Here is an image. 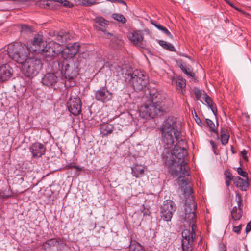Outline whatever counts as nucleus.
I'll use <instances>...</instances> for the list:
<instances>
[{"instance_id":"nucleus-44","label":"nucleus","mask_w":251,"mask_h":251,"mask_svg":"<svg viewBox=\"0 0 251 251\" xmlns=\"http://www.w3.org/2000/svg\"><path fill=\"white\" fill-rule=\"evenodd\" d=\"M233 179H225V181H226V185L228 187L229 185H230V182L231 181V180H232Z\"/></svg>"},{"instance_id":"nucleus-47","label":"nucleus","mask_w":251,"mask_h":251,"mask_svg":"<svg viewBox=\"0 0 251 251\" xmlns=\"http://www.w3.org/2000/svg\"><path fill=\"white\" fill-rule=\"evenodd\" d=\"M196 116V118L195 119L196 122L198 124H199L201 122V120H200V118H198V116L197 115Z\"/></svg>"},{"instance_id":"nucleus-55","label":"nucleus","mask_w":251,"mask_h":251,"mask_svg":"<svg viewBox=\"0 0 251 251\" xmlns=\"http://www.w3.org/2000/svg\"><path fill=\"white\" fill-rule=\"evenodd\" d=\"M108 1H111V0H108Z\"/></svg>"},{"instance_id":"nucleus-53","label":"nucleus","mask_w":251,"mask_h":251,"mask_svg":"<svg viewBox=\"0 0 251 251\" xmlns=\"http://www.w3.org/2000/svg\"><path fill=\"white\" fill-rule=\"evenodd\" d=\"M122 3H124V4H126V3L124 1H122Z\"/></svg>"},{"instance_id":"nucleus-17","label":"nucleus","mask_w":251,"mask_h":251,"mask_svg":"<svg viewBox=\"0 0 251 251\" xmlns=\"http://www.w3.org/2000/svg\"><path fill=\"white\" fill-rule=\"evenodd\" d=\"M30 151L33 157H40L45 152L46 149L44 145L36 142L32 144L30 147Z\"/></svg>"},{"instance_id":"nucleus-43","label":"nucleus","mask_w":251,"mask_h":251,"mask_svg":"<svg viewBox=\"0 0 251 251\" xmlns=\"http://www.w3.org/2000/svg\"><path fill=\"white\" fill-rule=\"evenodd\" d=\"M251 230V221H250L247 225V226H246V232L247 233L249 232V231H250Z\"/></svg>"},{"instance_id":"nucleus-16","label":"nucleus","mask_w":251,"mask_h":251,"mask_svg":"<svg viewBox=\"0 0 251 251\" xmlns=\"http://www.w3.org/2000/svg\"><path fill=\"white\" fill-rule=\"evenodd\" d=\"M95 22L94 26L98 30L101 31L105 34L111 35L107 32L106 27L108 26V22L105 20L103 17L98 16L94 20Z\"/></svg>"},{"instance_id":"nucleus-34","label":"nucleus","mask_w":251,"mask_h":251,"mask_svg":"<svg viewBox=\"0 0 251 251\" xmlns=\"http://www.w3.org/2000/svg\"><path fill=\"white\" fill-rule=\"evenodd\" d=\"M181 69H182V71L185 74H186L188 76L192 77L194 76V75H195L193 71H192L191 70H190L189 69H187L186 68L183 67L181 68Z\"/></svg>"},{"instance_id":"nucleus-24","label":"nucleus","mask_w":251,"mask_h":251,"mask_svg":"<svg viewBox=\"0 0 251 251\" xmlns=\"http://www.w3.org/2000/svg\"><path fill=\"white\" fill-rule=\"evenodd\" d=\"M203 100L211 109L214 115L216 116L217 111L216 106L214 104L211 99L207 95H205L203 97Z\"/></svg>"},{"instance_id":"nucleus-11","label":"nucleus","mask_w":251,"mask_h":251,"mask_svg":"<svg viewBox=\"0 0 251 251\" xmlns=\"http://www.w3.org/2000/svg\"><path fill=\"white\" fill-rule=\"evenodd\" d=\"M79 44L78 43L70 44L62 50V60H67L68 59L72 58L77 54L79 49Z\"/></svg>"},{"instance_id":"nucleus-5","label":"nucleus","mask_w":251,"mask_h":251,"mask_svg":"<svg viewBox=\"0 0 251 251\" xmlns=\"http://www.w3.org/2000/svg\"><path fill=\"white\" fill-rule=\"evenodd\" d=\"M196 208V204L192 200L187 201L185 203L184 215H182L184 217V221L189 223L190 226H191V230H187L192 232L195 235L194 230L196 227L194 222L196 219L195 212Z\"/></svg>"},{"instance_id":"nucleus-18","label":"nucleus","mask_w":251,"mask_h":251,"mask_svg":"<svg viewBox=\"0 0 251 251\" xmlns=\"http://www.w3.org/2000/svg\"><path fill=\"white\" fill-rule=\"evenodd\" d=\"M128 38L133 44L140 46L143 41V35L141 31H133L128 33Z\"/></svg>"},{"instance_id":"nucleus-2","label":"nucleus","mask_w":251,"mask_h":251,"mask_svg":"<svg viewBox=\"0 0 251 251\" xmlns=\"http://www.w3.org/2000/svg\"><path fill=\"white\" fill-rule=\"evenodd\" d=\"M7 54L21 64V69L27 76L33 77L37 74L40 69L39 62L30 56V51L26 46L18 43L9 45Z\"/></svg>"},{"instance_id":"nucleus-50","label":"nucleus","mask_w":251,"mask_h":251,"mask_svg":"<svg viewBox=\"0 0 251 251\" xmlns=\"http://www.w3.org/2000/svg\"><path fill=\"white\" fill-rule=\"evenodd\" d=\"M226 2L227 3H228L230 5H231V6H232V5L231 3L229 2V1H228L227 0H225Z\"/></svg>"},{"instance_id":"nucleus-32","label":"nucleus","mask_w":251,"mask_h":251,"mask_svg":"<svg viewBox=\"0 0 251 251\" xmlns=\"http://www.w3.org/2000/svg\"><path fill=\"white\" fill-rule=\"evenodd\" d=\"M57 241L56 239H51L48 240V241L45 242L43 244V246L45 247V248H46V247H50L52 246H55L57 244Z\"/></svg>"},{"instance_id":"nucleus-35","label":"nucleus","mask_w":251,"mask_h":251,"mask_svg":"<svg viewBox=\"0 0 251 251\" xmlns=\"http://www.w3.org/2000/svg\"><path fill=\"white\" fill-rule=\"evenodd\" d=\"M8 57L7 50L0 52V63L2 62L3 60H6Z\"/></svg>"},{"instance_id":"nucleus-37","label":"nucleus","mask_w":251,"mask_h":251,"mask_svg":"<svg viewBox=\"0 0 251 251\" xmlns=\"http://www.w3.org/2000/svg\"><path fill=\"white\" fill-rule=\"evenodd\" d=\"M66 39V38L65 36L63 34L62 32H60L57 36V40L60 43H63Z\"/></svg>"},{"instance_id":"nucleus-1","label":"nucleus","mask_w":251,"mask_h":251,"mask_svg":"<svg viewBox=\"0 0 251 251\" xmlns=\"http://www.w3.org/2000/svg\"><path fill=\"white\" fill-rule=\"evenodd\" d=\"M177 118L170 116L161 126V139L165 147L162 158L168 166L169 173L173 176H178V183L181 187L187 184L185 176L189 175V168L184 158L188 154L187 143L179 140L180 131Z\"/></svg>"},{"instance_id":"nucleus-13","label":"nucleus","mask_w":251,"mask_h":251,"mask_svg":"<svg viewBox=\"0 0 251 251\" xmlns=\"http://www.w3.org/2000/svg\"><path fill=\"white\" fill-rule=\"evenodd\" d=\"M112 93L105 87H102L96 91L95 93V99L98 101L103 103L110 101L112 99Z\"/></svg>"},{"instance_id":"nucleus-49","label":"nucleus","mask_w":251,"mask_h":251,"mask_svg":"<svg viewBox=\"0 0 251 251\" xmlns=\"http://www.w3.org/2000/svg\"><path fill=\"white\" fill-rule=\"evenodd\" d=\"M24 251H33L32 249H25Z\"/></svg>"},{"instance_id":"nucleus-14","label":"nucleus","mask_w":251,"mask_h":251,"mask_svg":"<svg viewBox=\"0 0 251 251\" xmlns=\"http://www.w3.org/2000/svg\"><path fill=\"white\" fill-rule=\"evenodd\" d=\"M236 201L237 203V206H234L231 212L232 218L236 221L240 219L242 214L241 205L242 198L240 194L237 193L236 195Z\"/></svg>"},{"instance_id":"nucleus-19","label":"nucleus","mask_w":251,"mask_h":251,"mask_svg":"<svg viewBox=\"0 0 251 251\" xmlns=\"http://www.w3.org/2000/svg\"><path fill=\"white\" fill-rule=\"evenodd\" d=\"M57 81V77L54 73H49L45 75L42 78V83L44 85L50 86Z\"/></svg>"},{"instance_id":"nucleus-46","label":"nucleus","mask_w":251,"mask_h":251,"mask_svg":"<svg viewBox=\"0 0 251 251\" xmlns=\"http://www.w3.org/2000/svg\"><path fill=\"white\" fill-rule=\"evenodd\" d=\"M219 251H226V247L222 245L219 247Z\"/></svg>"},{"instance_id":"nucleus-52","label":"nucleus","mask_w":251,"mask_h":251,"mask_svg":"<svg viewBox=\"0 0 251 251\" xmlns=\"http://www.w3.org/2000/svg\"><path fill=\"white\" fill-rule=\"evenodd\" d=\"M174 82V79L173 78V79H172V84H173Z\"/></svg>"},{"instance_id":"nucleus-38","label":"nucleus","mask_w":251,"mask_h":251,"mask_svg":"<svg viewBox=\"0 0 251 251\" xmlns=\"http://www.w3.org/2000/svg\"><path fill=\"white\" fill-rule=\"evenodd\" d=\"M206 123H207V125L209 127V128L211 130H214V128H215V125H214V123H213V122L208 119H206Z\"/></svg>"},{"instance_id":"nucleus-48","label":"nucleus","mask_w":251,"mask_h":251,"mask_svg":"<svg viewBox=\"0 0 251 251\" xmlns=\"http://www.w3.org/2000/svg\"><path fill=\"white\" fill-rule=\"evenodd\" d=\"M187 189L188 190V193L189 194L192 193V189L190 187H188L187 188Z\"/></svg>"},{"instance_id":"nucleus-8","label":"nucleus","mask_w":251,"mask_h":251,"mask_svg":"<svg viewBox=\"0 0 251 251\" xmlns=\"http://www.w3.org/2000/svg\"><path fill=\"white\" fill-rule=\"evenodd\" d=\"M166 94L158 93L152 100L153 103L156 108L157 112L164 111L170 106L172 103L171 100L166 98Z\"/></svg>"},{"instance_id":"nucleus-27","label":"nucleus","mask_w":251,"mask_h":251,"mask_svg":"<svg viewBox=\"0 0 251 251\" xmlns=\"http://www.w3.org/2000/svg\"><path fill=\"white\" fill-rule=\"evenodd\" d=\"M130 251H145L142 246L137 242H131L129 247Z\"/></svg>"},{"instance_id":"nucleus-20","label":"nucleus","mask_w":251,"mask_h":251,"mask_svg":"<svg viewBox=\"0 0 251 251\" xmlns=\"http://www.w3.org/2000/svg\"><path fill=\"white\" fill-rule=\"evenodd\" d=\"M146 169V168L144 166L136 164L131 168V173L136 178L141 177L144 175Z\"/></svg>"},{"instance_id":"nucleus-33","label":"nucleus","mask_w":251,"mask_h":251,"mask_svg":"<svg viewBox=\"0 0 251 251\" xmlns=\"http://www.w3.org/2000/svg\"><path fill=\"white\" fill-rule=\"evenodd\" d=\"M80 3L85 6H91L95 3V0H79Z\"/></svg>"},{"instance_id":"nucleus-6","label":"nucleus","mask_w":251,"mask_h":251,"mask_svg":"<svg viewBox=\"0 0 251 251\" xmlns=\"http://www.w3.org/2000/svg\"><path fill=\"white\" fill-rule=\"evenodd\" d=\"M130 81L134 89L140 90L148 84V76L140 71L135 70L131 75Z\"/></svg>"},{"instance_id":"nucleus-10","label":"nucleus","mask_w":251,"mask_h":251,"mask_svg":"<svg viewBox=\"0 0 251 251\" xmlns=\"http://www.w3.org/2000/svg\"><path fill=\"white\" fill-rule=\"evenodd\" d=\"M182 248L183 251H192V244L195 235L189 230H184L182 232Z\"/></svg>"},{"instance_id":"nucleus-9","label":"nucleus","mask_w":251,"mask_h":251,"mask_svg":"<svg viewBox=\"0 0 251 251\" xmlns=\"http://www.w3.org/2000/svg\"><path fill=\"white\" fill-rule=\"evenodd\" d=\"M69 112L74 115H78L81 110V101L78 97L71 96L67 102Z\"/></svg>"},{"instance_id":"nucleus-42","label":"nucleus","mask_w":251,"mask_h":251,"mask_svg":"<svg viewBox=\"0 0 251 251\" xmlns=\"http://www.w3.org/2000/svg\"><path fill=\"white\" fill-rule=\"evenodd\" d=\"M242 157L244 158V159L246 160H247L248 157L247 156V152L245 150H243L241 152Z\"/></svg>"},{"instance_id":"nucleus-39","label":"nucleus","mask_w":251,"mask_h":251,"mask_svg":"<svg viewBox=\"0 0 251 251\" xmlns=\"http://www.w3.org/2000/svg\"><path fill=\"white\" fill-rule=\"evenodd\" d=\"M21 31L22 32H28L31 31V28L26 25H21Z\"/></svg>"},{"instance_id":"nucleus-41","label":"nucleus","mask_w":251,"mask_h":251,"mask_svg":"<svg viewBox=\"0 0 251 251\" xmlns=\"http://www.w3.org/2000/svg\"><path fill=\"white\" fill-rule=\"evenodd\" d=\"M224 174L226 179H233L232 175L229 171H226Z\"/></svg>"},{"instance_id":"nucleus-26","label":"nucleus","mask_w":251,"mask_h":251,"mask_svg":"<svg viewBox=\"0 0 251 251\" xmlns=\"http://www.w3.org/2000/svg\"><path fill=\"white\" fill-rule=\"evenodd\" d=\"M175 82L178 90H182V89L184 88L186 86L185 80L180 76L177 77Z\"/></svg>"},{"instance_id":"nucleus-40","label":"nucleus","mask_w":251,"mask_h":251,"mask_svg":"<svg viewBox=\"0 0 251 251\" xmlns=\"http://www.w3.org/2000/svg\"><path fill=\"white\" fill-rule=\"evenodd\" d=\"M242 225H240L237 226H234L233 228V231L237 234L239 233L241 228Z\"/></svg>"},{"instance_id":"nucleus-15","label":"nucleus","mask_w":251,"mask_h":251,"mask_svg":"<svg viewBox=\"0 0 251 251\" xmlns=\"http://www.w3.org/2000/svg\"><path fill=\"white\" fill-rule=\"evenodd\" d=\"M13 70L9 65L5 64L0 66V81H5L11 78Z\"/></svg>"},{"instance_id":"nucleus-36","label":"nucleus","mask_w":251,"mask_h":251,"mask_svg":"<svg viewBox=\"0 0 251 251\" xmlns=\"http://www.w3.org/2000/svg\"><path fill=\"white\" fill-rule=\"evenodd\" d=\"M237 172L239 175L243 177L247 178V172L244 171L241 168L238 167L237 169Z\"/></svg>"},{"instance_id":"nucleus-30","label":"nucleus","mask_w":251,"mask_h":251,"mask_svg":"<svg viewBox=\"0 0 251 251\" xmlns=\"http://www.w3.org/2000/svg\"><path fill=\"white\" fill-rule=\"evenodd\" d=\"M111 70L113 72V74L115 75H120L123 74V69L119 66H114V67L112 66L111 68Z\"/></svg>"},{"instance_id":"nucleus-25","label":"nucleus","mask_w":251,"mask_h":251,"mask_svg":"<svg viewBox=\"0 0 251 251\" xmlns=\"http://www.w3.org/2000/svg\"><path fill=\"white\" fill-rule=\"evenodd\" d=\"M158 44L163 48L169 51H174L175 50V47L171 44L163 40H158Z\"/></svg>"},{"instance_id":"nucleus-51","label":"nucleus","mask_w":251,"mask_h":251,"mask_svg":"<svg viewBox=\"0 0 251 251\" xmlns=\"http://www.w3.org/2000/svg\"><path fill=\"white\" fill-rule=\"evenodd\" d=\"M73 166H74V165H69L68 167L69 168H73Z\"/></svg>"},{"instance_id":"nucleus-45","label":"nucleus","mask_w":251,"mask_h":251,"mask_svg":"<svg viewBox=\"0 0 251 251\" xmlns=\"http://www.w3.org/2000/svg\"><path fill=\"white\" fill-rule=\"evenodd\" d=\"M73 168H75L77 171H82V169H83L82 167H80L79 166H76V165H74V166H73Z\"/></svg>"},{"instance_id":"nucleus-28","label":"nucleus","mask_w":251,"mask_h":251,"mask_svg":"<svg viewBox=\"0 0 251 251\" xmlns=\"http://www.w3.org/2000/svg\"><path fill=\"white\" fill-rule=\"evenodd\" d=\"M154 26L157 28L159 30L163 31L165 34H166L168 37H169L171 39H173V36L171 34V33L164 26L160 25H157L153 24Z\"/></svg>"},{"instance_id":"nucleus-22","label":"nucleus","mask_w":251,"mask_h":251,"mask_svg":"<svg viewBox=\"0 0 251 251\" xmlns=\"http://www.w3.org/2000/svg\"><path fill=\"white\" fill-rule=\"evenodd\" d=\"M234 183L237 187L240 188L243 191H246L248 187V178L244 179L237 176L234 178Z\"/></svg>"},{"instance_id":"nucleus-29","label":"nucleus","mask_w":251,"mask_h":251,"mask_svg":"<svg viewBox=\"0 0 251 251\" xmlns=\"http://www.w3.org/2000/svg\"><path fill=\"white\" fill-rule=\"evenodd\" d=\"M112 17L116 21L121 22L122 24H125L126 22V18L122 14H113Z\"/></svg>"},{"instance_id":"nucleus-23","label":"nucleus","mask_w":251,"mask_h":251,"mask_svg":"<svg viewBox=\"0 0 251 251\" xmlns=\"http://www.w3.org/2000/svg\"><path fill=\"white\" fill-rule=\"evenodd\" d=\"M57 2L59 3H60L61 5L65 7H73V5L70 3L68 0H52L51 1H50V2H48V1H46V3H44V5H46V7H49L50 5V2ZM43 2L45 3V1H42Z\"/></svg>"},{"instance_id":"nucleus-4","label":"nucleus","mask_w":251,"mask_h":251,"mask_svg":"<svg viewBox=\"0 0 251 251\" xmlns=\"http://www.w3.org/2000/svg\"><path fill=\"white\" fill-rule=\"evenodd\" d=\"M58 65L61 74L66 79L70 80L76 77L78 72V67L73 62L60 60Z\"/></svg>"},{"instance_id":"nucleus-12","label":"nucleus","mask_w":251,"mask_h":251,"mask_svg":"<svg viewBox=\"0 0 251 251\" xmlns=\"http://www.w3.org/2000/svg\"><path fill=\"white\" fill-rule=\"evenodd\" d=\"M139 112L140 116L145 119L152 118L157 114L154 103L141 106Z\"/></svg>"},{"instance_id":"nucleus-3","label":"nucleus","mask_w":251,"mask_h":251,"mask_svg":"<svg viewBox=\"0 0 251 251\" xmlns=\"http://www.w3.org/2000/svg\"><path fill=\"white\" fill-rule=\"evenodd\" d=\"M27 46L30 53H41L45 57L50 55V51L48 50L46 42H44L43 37L41 35H36Z\"/></svg>"},{"instance_id":"nucleus-7","label":"nucleus","mask_w":251,"mask_h":251,"mask_svg":"<svg viewBox=\"0 0 251 251\" xmlns=\"http://www.w3.org/2000/svg\"><path fill=\"white\" fill-rule=\"evenodd\" d=\"M176 209V206L173 201H165L160 207L161 218L166 222L170 221Z\"/></svg>"},{"instance_id":"nucleus-31","label":"nucleus","mask_w":251,"mask_h":251,"mask_svg":"<svg viewBox=\"0 0 251 251\" xmlns=\"http://www.w3.org/2000/svg\"><path fill=\"white\" fill-rule=\"evenodd\" d=\"M229 138V135L227 134L225 131H222L221 132V140L222 143L223 145H226L228 143Z\"/></svg>"},{"instance_id":"nucleus-21","label":"nucleus","mask_w":251,"mask_h":251,"mask_svg":"<svg viewBox=\"0 0 251 251\" xmlns=\"http://www.w3.org/2000/svg\"><path fill=\"white\" fill-rule=\"evenodd\" d=\"M114 129L113 126L109 123H103L100 126V133L102 136L111 134Z\"/></svg>"},{"instance_id":"nucleus-54","label":"nucleus","mask_w":251,"mask_h":251,"mask_svg":"<svg viewBox=\"0 0 251 251\" xmlns=\"http://www.w3.org/2000/svg\"><path fill=\"white\" fill-rule=\"evenodd\" d=\"M56 44V45H57V46H58V45H59V44Z\"/></svg>"}]
</instances>
